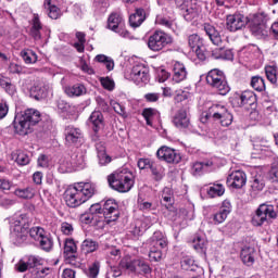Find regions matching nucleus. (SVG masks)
Wrapping results in <instances>:
<instances>
[{
	"label": "nucleus",
	"mask_w": 278,
	"mask_h": 278,
	"mask_svg": "<svg viewBox=\"0 0 278 278\" xmlns=\"http://www.w3.org/2000/svg\"><path fill=\"white\" fill-rule=\"evenodd\" d=\"M97 186L92 182H77L70 186L65 191V203L68 207H79L94 197Z\"/></svg>",
	"instance_id": "nucleus-1"
},
{
	"label": "nucleus",
	"mask_w": 278,
	"mask_h": 278,
	"mask_svg": "<svg viewBox=\"0 0 278 278\" xmlns=\"http://www.w3.org/2000/svg\"><path fill=\"white\" fill-rule=\"evenodd\" d=\"M38 123H40V112L27 109L24 114L15 117L13 127L20 136H27V134H31V127Z\"/></svg>",
	"instance_id": "nucleus-2"
},
{
	"label": "nucleus",
	"mask_w": 278,
	"mask_h": 278,
	"mask_svg": "<svg viewBox=\"0 0 278 278\" xmlns=\"http://www.w3.org/2000/svg\"><path fill=\"white\" fill-rule=\"evenodd\" d=\"M110 188L117 192H129L134 188V174L128 169H119L108 176Z\"/></svg>",
	"instance_id": "nucleus-3"
},
{
	"label": "nucleus",
	"mask_w": 278,
	"mask_h": 278,
	"mask_svg": "<svg viewBox=\"0 0 278 278\" xmlns=\"http://www.w3.org/2000/svg\"><path fill=\"white\" fill-rule=\"evenodd\" d=\"M91 214H101L103 213L104 220L108 225L110 223H116L121 216V211H118V203L115 200H106L101 208V204H92L90 206Z\"/></svg>",
	"instance_id": "nucleus-4"
},
{
	"label": "nucleus",
	"mask_w": 278,
	"mask_h": 278,
	"mask_svg": "<svg viewBox=\"0 0 278 278\" xmlns=\"http://www.w3.org/2000/svg\"><path fill=\"white\" fill-rule=\"evenodd\" d=\"M206 84L217 90L219 94H227L230 90L225 73L218 68L211 70L206 75Z\"/></svg>",
	"instance_id": "nucleus-5"
},
{
	"label": "nucleus",
	"mask_w": 278,
	"mask_h": 278,
	"mask_svg": "<svg viewBox=\"0 0 278 278\" xmlns=\"http://www.w3.org/2000/svg\"><path fill=\"white\" fill-rule=\"evenodd\" d=\"M204 31L206 36H208L211 42H213L215 47H218L213 49L212 51L213 58L215 60H220L223 55V49L225 45H228L227 39H223V37H220V33H218L216 27L212 26V24H204Z\"/></svg>",
	"instance_id": "nucleus-6"
},
{
	"label": "nucleus",
	"mask_w": 278,
	"mask_h": 278,
	"mask_svg": "<svg viewBox=\"0 0 278 278\" xmlns=\"http://www.w3.org/2000/svg\"><path fill=\"white\" fill-rule=\"evenodd\" d=\"M210 118L219 121L223 127H229L233 123V115L229 113V110L225 105L214 104L208 109Z\"/></svg>",
	"instance_id": "nucleus-7"
},
{
	"label": "nucleus",
	"mask_w": 278,
	"mask_h": 278,
	"mask_svg": "<svg viewBox=\"0 0 278 278\" xmlns=\"http://www.w3.org/2000/svg\"><path fill=\"white\" fill-rule=\"evenodd\" d=\"M170 43H173V38L162 30L154 31L148 40V47L151 51H162Z\"/></svg>",
	"instance_id": "nucleus-8"
},
{
	"label": "nucleus",
	"mask_w": 278,
	"mask_h": 278,
	"mask_svg": "<svg viewBox=\"0 0 278 278\" xmlns=\"http://www.w3.org/2000/svg\"><path fill=\"white\" fill-rule=\"evenodd\" d=\"M276 217L277 213L275 212V206L270 204H261L252 217V225L254 227H262V224L266 223L268 218Z\"/></svg>",
	"instance_id": "nucleus-9"
},
{
	"label": "nucleus",
	"mask_w": 278,
	"mask_h": 278,
	"mask_svg": "<svg viewBox=\"0 0 278 278\" xmlns=\"http://www.w3.org/2000/svg\"><path fill=\"white\" fill-rule=\"evenodd\" d=\"M266 14L257 13L254 14L250 20V30L256 38H264V36H268V31L266 30Z\"/></svg>",
	"instance_id": "nucleus-10"
},
{
	"label": "nucleus",
	"mask_w": 278,
	"mask_h": 278,
	"mask_svg": "<svg viewBox=\"0 0 278 278\" xmlns=\"http://www.w3.org/2000/svg\"><path fill=\"white\" fill-rule=\"evenodd\" d=\"M29 236L33 240L39 242V247L43 251H51V249H53V239L47 235V231H45L42 227L36 226L30 228Z\"/></svg>",
	"instance_id": "nucleus-11"
},
{
	"label": "nucleus",
	"mask_w": 278,
	"mask_h": 278,
	"mask_svg": "<svg viewBox=\"0 0 278 278\" xmlns=\"http://www.w3.org/2000/svg\"><path fill=\"white\" fill-rule=\"evenodd\" d=\"M156 157L161 162H166V164H179L181 162V153L178 150L163 146L156 151Z\"/></svg>",
	"instance_id": "nucleus-12"
},
{
	"label": "nucleus",
	"mask_w": 278,
	"mask_h": 278,
	"mask_svg": "<svg viewBox=\"0 0 278 278\" xmlns=\"http://www.w3.org/2000/svg\"><path fill=\"white\" fill-rule=\"evenodd\" d=\"M249 18L240 13L231 14L226 17V27L228 31H238L247 27Z\"/></svg>",
	"instance_id": "nucleus-13"
},
{
	"label": "nucleus",
	"mask_w": 278,
	"mask_h": 278,
	"mask_svg": "<svg viewBox=\"0 0 278 278\" xmlns=\"http://www.w3.org/2000/svg\"><path fill=\"white\" fill-rule=\"evenodd\" d=\"M127 77L137 84V86L147 84V81H149V68L144 65H135Z\"/></svg>",
	"instance_id": "nucleus-14"
},
{
	"label": "nucleus",
	"mask_w": 278,
	"mask_h": 278,
	"mask_svg": "<svg viewBox=\"0 0 278 278\" xmlns=\"http://www.w3.org/2000/svg\"><path fill=\"white\" fill-rule=\"evenodd\" d=\"M226 184L229 188L240 190L247 186V174L242 170H235L227 177Z\"/></svg>",
	"instance_id": "nucleus-15"
},
{
	"label": "nucleus",
	"mask_w": 278,
	"mask_h": 278,
	"mask_svg": "<svg viewBox=\"0 0 278 278\" xmlns=\"http://www.w3.org/2000/svg\"><path fill=\"white\" fill-rule=\"evenodd\" d=\"M173 123L177 129H188L190 127V117L188 116V109L181 108L174 115Z\"/></svg>",
	"instance_id": "nucleus-16"
},
{
	"label": "nucleus",
	"mask_w": 278,
	"mask_h": 278,
	"mask_svg": "<svg viewBox=\"0 0 278 278\" xmlns=\"http://www.w3.org/2000/svg\"><path fill=\"white\" fill-rule=\"evenodd\" d=\"M172 79L173 81H175V84H181V81H186V79H188V70L186 68V65H184V63H174Z\"/></svg>",
	"instance_id": "nucleus-17"
},
{
	"label": "nucleus",
	"mask_w": 278,
	"mask_h": 278,
	"mask_svg": "<svg viewBox=\"0 0 278 278\" xmlns=\"http://www.w3.org/2000/svg\"><path fill=\"white\" fill-rule=\"evenodd\" d=\"M181 10H185L184 17L186 21H192L193 18H197L199 16V12H201V8L197 5V2H190V0H187L182 3Z\"/></svg>",
	"instance_id": "nucleus-18"
},
{
	"label": "nucleus",
	"mask_w": 278,
	"mask_h": 278,
	"mask_svg": "<svg viewBox=\"0 0 278 278\" xmlns=\"http://www.w3.org/2000/svg\"><path fill=\"white\" fill-rule=\"evenodd\" d=\"M229 214H231V202L226 200L223 202L220 210L214 215L213 220L215 225L225 223Z\"/></svg>",
	"instance_id": "nucleus-19"
},
{
	"label": "nucleus",
	"mask_w": 278,
	"mask_h": 278,
	"mask_svg": "<svg viewBox=\"0 0 278 278\" xmlns=\"http://www.w3.org/2000/svg\"><path fill=\"white\" fill-rule=\"evenodd\" d=\"M81 140V130L73 126H68L65 129V142L66 144H77Z\"/></svg>",
	"instance_id": "nucleus-20"
},
{
	"label": "nucleus",
	"mask_w": 278,
	"mask_h": 278,
	"mask_svg": "<svg viewBox=\"0 0 278 278\" xmlns=\"http://www.w3.org/2000/svg\"><path fill=\"white\" fill-rule=\"evenodd\" d=\"M94 134H99L103 129V113L101 111H93L89 117Z\"/></svg>",
	"instance_id": "nucleus-21"
},
{
	"label": "nucleus",
	"mask_w": 278,
	"mask_h": 278,
	"mask_svg": "<svg viewBox=\"0 0 278 278\" xmlns=\"http://www.w3.org/2000/svg\"><path fill=\"white\" fill-rule=\"evenodd\" d=\"M125 26V21L118 13H112L108 20V27L111 31H116L119 27Z\"/></svg>",
	"instance_id": "nucleus-22"
},
{
	"label": "nucleus",
	"mask_w": 278,
	"mask_h": 278,
	"mask_svg": "<svg viewBox=\"0 0 278 278\" xmlns=\"http://www.w3.org/2000/svg\"><path fill=\"white\" fill-rule=\"evenodd\" d=\"M144 18H147L144 9H137L136 12L129 16L130 27H140L142 23H144Z\"/></svg>",
	"instance_id": "nucleus-23"
},
{
	"label": "nucleus",
	"mask_w": 278,
	"mask_h": 278,
	"mask_svg": "<svg viewBox=\"0 0 278 278\" xmlns=\"http://www.w3.org/2000/svg\"><path fill=\"white\" fill-rule=\"evenodd\" d=\"M64 92L65 94H67V97H84L87 90L86 86L81 84H76L73 86L65 87Z\"/></svg>",
	"instance_id": "nucleus-24"
},
{
	"label": "nucleus",
	"mask_w": 278,
	"mask_h": 278,
	"mask_svg": "<svg viewBox=\"0 0 278 278\" xmlns=\"http://www.w3.org/2000/svg\"><path fill=\"white\" fill-rule=\"evenodd\" d=\"M152 247L154 249H166L168 247V239L161 231H156L152 236Z\"/></svg>",
	"instance_id": "nucleus-25"
},
{
	"label": "nucleus",
	"mask_w": 278,
	"mask_h": 278,
	"mask_svg": "<svg viewBox=\"0 0 278 278\" xmlns=\"http://www.w3.org/2000/svg\"><path fill=\"white\" fill-rule=\"evenodd\" d=\"M99 249V242L92 240V239H85L80 245V251L85 255H88L89 253H94Z\"/></svg>",
	"instance_id": "nucleus-26"
},
{
	"label": "nucleus",
	"mask_w": 278,
	"mask_h": 278,
	"mask_svg": "<svg viewBox=\"0 0 278 278\" xmlns=\"http://www.w3.org/2000/svg\"><path fill=\"white\" fill-rule=\"evenodd\" d=\"M11 155L12 160H14L18 166H27L30 162L29 155H27L23 150H15Z\"/></svg>",
	"instance_id": "nucleus-27"
},
{
	"label": "nucleus",
	"mask_w": 278,
	"mask_h": 278,
	"mask_svg": "<svg viewBox=\"0 0 278 278\" xmlns=\"http://www.w3.org/2000/svg\"><path fill=\"white\" fill-rule=\"evenodd\" d=\"M96 149L98 151V160L100 166H105L110 164V162H112V157H110V155H108V152H105L104 146H102L101 143H97Z\"/></svg>",
	"instance_id": "nucleus-28"
},
{
	"label": "nucleus",
	"mask_w": 278,
	"mask_h": 278,
	"mask_svg": "<svg viewBox=\"0 0 278 278\" xmlns=\"http://www.w3.org/2000/svg\"><path fill=\"white\" fill-rule=\"evenodd\" d=\"M207 194L211 199H216V197H223L225 194V186L220 182L211 184L207 189Z\"/></svg>",
	"instance_id": "nucleus-29"
},
{
	"label": "nucleus",
	"mask_w": 278,
	"mask_h": 278,
	"mask_svg": "<svg viewBox=\"0 0 278 278\" xmlns=\"http://www.w3.org/2000/svg\"><path fill=\"white\" fill-rule=\"evenodd\" d=\"M254 253L255 249H253L252 247H244L241 250V260L243 264H248V266H251L253 262H255V257L253 256Z\"/></svg>",
	"instance_id": "nucleus-30"
},
{
	"label": "nucleus",
	"mask_w": 278,
	"mask_h": 278,
	"mask_svg": "<svg viewBox=\"0 0 278 278\" xmlns=\"http://www.w3.org/2000/svg\"><path fill=\"white\" fill-rule=\"evenodd\" d=\"M193 249L198 253H203L205 255L207 251V240L201 236H195L192 240Z\"/></svg>",
	"instance_id": "nucleus-31"
},
{
	"label": "nucleus",
	"mask_w": 278,
	"mask_h": 278,
	"mask_svg": "<svg viewBox=\"0 0 278 278\" xmlns=\"http://www.w3.org/2000/svg\"><path fill=\"white\" fill-rule=\"evenodd\" d=\"M255 99V94L252 91H243L239 97L236 98V101L240 108L242 105H251Z\"/></svg>",
	"instance_id": "nucleus-32"
},
{
	"label": "nucleus",
	"mask_w": 278,
	"mask_h": 278,
	"mask_svg": "<svg viewBox=\"0 0 278 278\" xmlns=\"http://www.w3.org/2000/svg\"><path fill=\"white\" fill-rule=\"evenodd\" d=\"M45 7L48 9V16L53 21H58L62 16V11L56 5L52 4L51 0H46Z\"/></svg>",
	"instance_id": "nucleus-33"
},
{
	"label": "nucleus",
	"mask_w": 278,
	"mask_h": 278,
	"mask_svg": "<svg viewBox=\"0 0 278 278\" xmlns=\"http://www.w3.org/2000/svg\"><path fill=\"white\" fill-rule=\"evenodd\" d=\"M0 86L8 92V94H14L16 92V88L13 86L12 80L3 75H0Z\"/></svg>",
	"instance_id": "nucleus-34"
},
{
	"label": "nucleus",
	"mask_w": 278,
	"mask_h": 278,
	"mask_svg": "<svg viewBox=\"0 0 278 278\" xmlns=\"http://www.w3.org/2000/svg\"><path fill=\"white\" fill-rule=\"evenodd\" d=\"M14 194L20 199H34V197H36V190H34L31 187H27L25 189H16Z\"/></svg>",
	"instance_id": "nucleus-35"
},
{
	"label": "nucleus",
	"mask_w": 278,
	"mask_h": 278,
	"mask_svg": "<svg viewBox=\"0 0 278 278\" xmlns=\"http://www.w3.org/2000/svg\"><path fill=\"white\" fill-rule=\"evenodd\" d=\"M96 62L104 64L106 71H114V60L105 54H98L94 58Z\"/></svg>",
	"instance_id": "nucleus-36"
},
{
	"label": "nucleus",
	"mask_w": 278,
	"mask_h": 278,
	"mask_svg": "<svg viewBox=\"0 0 278 278\" xmlns=\"http://www.w3.org/2000/svg\"><path fill=\"white\" fill-rule=\"evenodd\" d=\"M75 253H77V243L73 239H66L64 243V255L75 257Z\"/></svg>",
	"instance_id": "nucleus-37"
},
{
	"label": "nucleus",
	"mask_w": 278,
	"mask_h": 278,
	"mask_svg": "<svg viewBox=\"0 0 278 278\" xmlns=\"http://www.w3.org/2000/svg\"><path fill=\"white\" fill-rule=\"evenodd\" d=\"M162 203L165 205H172L175 203V198L173 197V189L165 187L162 191Z\"/></svg>",
	"instance_id": "nucleus-38"
},
{
	"label": "nucleus",
	"mask_w": 278,
	"mask_h": 278,
	"mask_svg": "<svg viewBox=\"0 0 278 278\" xmlns=\"http://www.w3.org/2000/svg\"><path fill=\"white\" fill-rule=\"evenodd\" d=\"M188 46L190 49H192V51L195 49H201V47H203V40L201 37H199V35L192 34L188 37Z\"/></svg>",
	"instance_id": "nucleus-39"
},
{
	"label": "nucleus",
	"mask_w": 278,
	"mask_h": 278,
	"mask_svg": "<svg viewBox=\"0 0 278 278\" xmlns=\"http://www.w3.org/2000/svg\"><path fill=\"white\" fill-rule=\"evenodd\" d=\"M251 86L257 92H262L266 90V84L264 83V78L260 76H253L251 80Z\"/></svg>",
	"instance_id": "nucleus-40"
},
{
	"label": "nucleus",
	"mask_w": 278,
	"mask_h": 278,
	"mask_svg": "<svg viewBox=\"0 0 278 278\" xmlns=\"http://www.w3.org/2000/svg\"><path fill=\"white\" fill-rule=\"evenodd\" d=\"M265 74L270 84H277V67L275 65L265 66Z\"/></svg>",
	"instance_id": "nucleus-41"
},
{
	"label": "nucleus",
	"mask_w": 278,
	"mask_h": 278,
	"mask_svg": "<svg viewBox=\"0 0 278 278\" xmlns=\"http://www.w3.org/2000/svg\"><path fill=\"white\" fill-rule=\"evenodd\" d=\"M150 170L153 175V178L155 179V181H162V179H164V169L161 166L155 165V163L152 164V166L150 167Z\"/></svg>",
	"instance_id": "nucleus-42"
},
{
	"label": "nucleus",
	"mask_w": 278,
	"mask_h": 278,
	"mask_svg": "<svg viewBox=\"0 0 278 278\" xmlns=\"http://www.w3.org/2000/svg\"><path fill=\"white\" fill-rule=\"evenodd\" d=\"M142 116L146 119L147 125H153V119L157 116V111L154 109H144Z\"/></svg>",
	"instance_id": "nucleus-43"
},
{
	"label": "nucleus",
	"mask_w": 278,
	"mask_h": 278,
	"mask_svg": "<svg viewBox=\"0 0 278 278\" xmlns=\"http://www.w3.org/2000/svg\"><path fill=\"white\" fill-rule=\"evenodd\" d=\"M99 270H101V263L99 261H96L91 265H89L87 276L89 278H97L99 277Z\"/></svg>",
	"instance_id": "nucleus-44"
},
{
	"label": "nucleus",
	"mask_w": 278,
	"mask_h": 278,
	"mask_svg": "<svg viewBox=\"0 0 278 278\" xmlns=\"http://www.w3.org/2000/svg\"><path fill=\"white\" fill-rule=\"evenodd\" d=\"M269 181L273 184H278V161L271 164V168L268 173Z\"/></svg>",
	"instance_id": "nucleus-45"
},
{
	"label": "nucleus",
	"mask_w": 278,
	"mask_h": 278,
	"mask_svg": "<svg viewBox=\"0 0 278 278\" xmlns=\"http://www.w3.org/2000/svg\"><path fill=\"white\" fill-rule=\"evenodd\" d=\"M21 56L23 58L25 64H34L36 60H38V56H36V53L29 51H22Z\"/></svg>",
	"instance_id": "nucleus-46"
},
{
	"label": "nucleus",
	"mask_w": 278,
	"mask_h": 278,
	"mask_svg": "<svg viewBox=\"0 0 278 278\" xmlns=\"http://www.w3.org/2000/svg\"><path fill=\"white\" fill-rule=\"evenodd\" d=\"M265 186L264 179L262 177H256L253 179L251 188L254 192H262Z\"/></svg>",
	"instance_id": "nucleus-47"
},
{
	"label": "nucleus",
	"mask_w": 278,
	"mask_h": 278,
	"mask_svg": "<svg viewBox=\"0 0 278 278\" xmlns=\"http://www.w3.org/2000/svg\"><path fill=\"white\" fill-rule=\"evenodd\" d=\"M119 268H125L130 273H136V270H138V265L136 264V260L132 262H127L125 260H122L119 263Z\"/></svg>",
	"instance_id": "nucleus-48"
},
{
	"label": "nucleus",
	"mask_w": 278,
	"mask_h": 278,
	"mask_svg": "<svg viewBox=\"0 0 278 278\" xmlns=\"http://www.w3.org/2000/svg\"><path fill=\"white\" fill-rule=\"evenodd\" d=\"M149 258L151 262H160L162 260V250L152 247L149 252Z\"/></svg>",
	"instance_id": "nucleus-49"
},
{
	"label": "nucleus",
	"mask_w": 278,
	"mask_h": 278,
	"mask_svg": "<svg viewBox=\"0 0 278 278\" xmlns=\"http://www.w3.org/2000/svg\"><path fill=\"white\" fill-rule=\"evenodd\" d=\"M25 261H26L28 268H36V266H40V264H42L41 263L42 260L35 255H30V256L26 257Z\"/></svg>",
	"instance_id": "nucleus-50"
},
{
	"label": "nucleus",
	"mask_w": 278,
	"mask_h": 278,
	"mask_svg": "<svg viewBox=\"0 0 278 278\" xmlns=\"http://www.w3.org/2000/svg\"><path fill=\"white\" fill-rule=\"evenodd\" d=\"M111 105L114 110V112H116V114H119V116H127V112L125 111V106L114 100L111 101Z\"/></svg>",
	"instance_id": "nucleus-51"
},
{
	"label": "nucleus",
	"mask_w": 278,
	"mask_h": 278,
	"mask_svg": "<svg viewBox=\"0 0 278 278\" xmlns=\"http://www.w3.org/2000/svg\"><path fill=\"white\" fill-rule=\"evenodd\" d=\"M9 73L12 75H21L23 73V66L18 63L11 62L8 67Z\"/></svg>",
	"instance_id": "nucleus-52"
},
{
	"label": "nucleus",
	"mask_w": 278,
	"mask_h": 278,
	"mask_svg": "<svg viewBox=\"0 0 278 278\" xmlns=\"http://www.w3.org/2000/svg\"><path fill=\"white\" fill-rule=\"evenodd\" d=\"M136 265L137 269L141 270V273H144L146 275L151 273V267L149 266V264H147V262L142 260H136Z\"/></svg>",
	"instance_id": "nucleus-53"
},
{
	"label": "nucleus",
	"mask_w": 278,
	"mask_h": 278,
	"mask_svg": "<svg viewBox=\"0 0 278 278\" xmlns=\"http://www.w3.org/2000/svg\"><path fill=\"white\" fill-rule=\"evenodd\" d=\"M153 162L149 159H139L137 166L140 170H144L147 168H151L153 166Z\"/></svg>",
	"instance_id": "nucleus-54"
},
{
	"label": "nucleus",
	"mask_w": 278,
	"mask_h": 278,
	"mask_svg": "<svg viewBox=\"0 0 278 278\" xmlns=\"http://www.w3.org/2000/svg\"><path fill=\"white\" fill-rule=\"evenodd\" d=\"M15 270L17 273H27V270H29V266L27 265V262L25 261V258L20 260L15 264Z\"/></svg>",
	"instance_id": "nucleus-55"
},
{
	"label": "nucleus",
	"mask_w": 278,
	"mask_h": 278,
	"mask_svg": "<svg viewBox=\"0 0 278 278\" xmlns=\"http://www.w3.org/2000/svg\"><path fill=\"white\" fill-rule=\"evenodd\" d=\"M61 231L64 236H73V231H75V229L72 224L64 222L61 224Z\"/></svg>",
	"instance_id": "nucleus-56"
},
{
	"label": "nucleus",
	"mask_w": 278,
	"mask_h": 278,
	"mask_svg": "<svg viewBox=\"0 0 278 278\" xmlns=\"http://www.w3.org/2000/svg\"><path fill=\"white\" fill-rule=\"evenodd\" d=\"M31 92L36 93V98L45 97V87L42 86V84L37 83L31 87Z\"/></svg>",
	"instance_id": "nucleus-57"
},
{
	"label": "nucleus",
	"mask_w": 278,
	"mask_h": 278,
	"mask_svg": "<svg viewBox=\"0 0 278 278\" xmlns=\"http://www.w3.org/2000/svg\"><path fill=\"white\" fill-rule=\"evenodd\" d=\"M157 77H159V81L161 84H164V81H166V79L170 77V73H168L166 70L161 67L157 70Z\"/></svg>",
	"instance_id": "nucleus-58"
},
{
	"label": "nucleus",
	"mask_w": 278,
	"mask_h": 278,
	"mask_svg": "<svg viewBox=\"0 0 278 278\" xmlns=\"http://www.w3.org/2000/svg\"><path fill=\"white\" fill-rule=\"evenodd\" d=\"M220 60H233V52L227 49V43H224Z\"/></svg>",
	"instance_id": "nucleus-59"
},
{
	"label": "nucleus",
	"mask_w": 278,
	"mask_h": 278,
	"mask_svg": "<svg viewBox=\"0 0 278 278\" xmlns=\"http://www.w3.org/2000/svg\"><path fill=\"white\" fill-rule=\"evenodd\" d=\"M139 210L142 212H149L153 208V203L147 202L144 200L138 201Z\"/></svg>",
	"instance_id": "nucleus-60"
},
{
	"label": "nucleus",
	"mask_w": 278,
	"mask_h": 278,
	"mask_svg": "<svg viewBox=\"0 0 278 278\" xmlns=\"http://www.w3.org/2000/svg\"><path fill=\"white\" fill-rule=\"evenodd\" d=\"M37 162L38 166L41 168H47V166H49V157L45 154H40Z\"/></svg>",
	"instance_id": "nucleus-61"
},
{
	"label": "nucleus",
	"mask_w": 278,
	"mask_h": 278,
	"mask_svg": "<svg viewBox=\"0 0 278 278\" xmlns=\"http://www.w3.org/2000/svg\"><path fill=\"white\" fill-rule=\"evenodd\" d=\"M101 85L106 90H114V81H112L110 78H104L101 80Z\"/></svg>",
	"instance_id": "nucleus-62"
},
{
	"label": "nucleus",
	"mask_w": 278,
	"mask_h": 278,
	"mask_svg": "<svg viewBox=\"0 0 278 278\" xmlns=\"http://www.w3.org/2000/svg\"><path fill=\"white\" fill-rule=\"evenodd\" d=\"M58 108H59V110H61V112H68V110H71V104H68L64 100H59Z\"/></svg>",
	"instance_id": "nucleus-63"
},
{
	"label": "nucleus",
	"mask_w": 278,
	"mask_h": 278,
	"mask_svg": "<svg viewBox=\"0 0 278 278\" xmlns=\"http://www.w3.org/2000/svg\"><path fill=\"white\" fill-rule=\"evenodd\" d=\"M62 278H75V270L66 268L63 270Z\"/></svg>",
	"instance_id": "nucleus-64"
}]
</instances>
